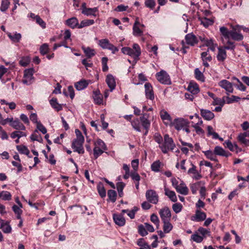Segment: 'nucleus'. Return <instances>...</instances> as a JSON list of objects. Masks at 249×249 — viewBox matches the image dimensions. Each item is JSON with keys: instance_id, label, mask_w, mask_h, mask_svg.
Here are the masks:
<instances>
[{"instance_id": "obj_1", "label": "nucleus", "mask_w": 249, "mask_h": 249, "mask_svg": "<svg viewBox=\"0 0 249 249\" xmlns=\"http://www.w3.org/2000/svg\"><path fill=\"white\" fill-rule=\"evenodd\" d=\"M149 117L148 114H143L140 119H135L131 122L132 127L138 132L141 131V125H142L144 129H149L150 126V122L148 120Z\"/></svg>"}, {"instance_id": "obj_2", "label": "nucleus", "mask_w": 249, "mask_h": 249, "mask_svg": "<svg viewBox=\"0 0 249 249\" xmlns=\"http://www.w3.org/2000/svg\"><path fill=\"white\" fill-rule=\"evenodd\" d=\"M175 147L176 144L173 139L168 134L164 136L163 142L159 145V147L164 154L167 153L169 151H173Z\"/></svg>"}, {"instance_id": "obj_3", "label": "nucleus", "mask_w": 249, "mask_h": 249, "mask_svg": "<svg viewBox=\"0 0 249 249\" xmlns=\"http://www.w3.org/2000/svg\"><path fill=\"white\" fill-rule=\"evenodd\" d=\"M84 139H74L71 143V147L74 152H77L79 154H83L84 153V149L83 143Z\"/></svg>"}, {"instance_id": "obj_4", "label": "nucleus", "mask_w": 249, "mask_h": 249, "mask_svg": "<svg viewBox=\"0 0 249 249\" xmlns=\"http://www.w3.org/2000/svg\"><path fill=\"white\" fill-rule=\"evenodd\" d=\"M189 124V121L182 118H178L175 119L171 125L174 126L175 128L177 130H180L184 128V127L188 126Z\"/></svg>"}, {"instance_id": "obj_5", "label": "nucleus", "mask_w": 249, "mask_h": 249, "mask_svg": "<svg viewBox=\"0 0 249 249\" xmlns=\"http://www.w3.org/2000/svg\"><path fill=\"white\" fill-rule=\"evenodd\" d=\"M156 76L157 80L161 84L169 85L171 83L169 75L165 71L161 70L157 73Z\"/></svg>"}, {"instance_id": "obj_6", "label": "nucleus", "mask_w": 249, "mask_h": 249, "mask_svg": "<svg viewBox=\"0 0 249 249\" xmlns=\"http://www.w3.org/2000/svg\"><path fill=\"white\" fill-rule=\"evenodd\" d=\"M34 70L33 68L26 69L24 72V76L22 79L23 84L29 85L32 83L33 81V74Z\"/></svg>"}, {"instance_id": "obj_7", "label": "nucleus", "mask_w": 249, "mask_h": 249, "mask_svg": "<svg viewBox=\"0 0 249 249\" xmlns=\"http://www.w3.org/2000/svg\"><path fill=\"white\" fill-rule=\"evenodd\" d=\"M145 196L150 203L156 204L159 201V196L156 191L153 190H147L145 194Z\"/></svg>"}, {"instance_id": "obj_8", "label": "nucleus", "mask_w": 249, "mask_h": 249, "mask_svg": "<svg viewBox=\"0 0 249 249\" xmlns=\"http://www.w3.org/2000/svg\"><path fill=\"white\" fill-rule=\"evenodd\" d=\"M159 214L162 222L170 221L171 213L168 207H165L161 209L159 212Z\"/></svg>"}, {"instance_id": "obj_9", "label": "nucleus", "mask_w": 249, "mask_h": 249, "mask_svg": "<svg viewBox=\"0 0 249 249\" xmlns=\"http://www.w3.org/2000/svg\"><path fill=\"white\" fill-rule=\"evenodd\" d=\"M122 52L125 54L128 55L134 58L135 64L139 59V56L136 55L134 51L129 47H123L121 49Z\"/></svg>"}, {"instance_id": "obj_10", "label": "nucleus", "mask_w": 249, "mask_h": 249, "mask_svg": "<svg viewBox=\"0 0 249 249\" xmlns=\"http://www.w3.org/2000/svg\"><path fill=\"white\" fill-rule=\"evenodd\" d=\"M144 88L146 98L151 100H153L154 95L151 84L149 83H146L144 85Z\"/></svg>"}, {"instance_id": "obj_11", "label": "nucleus", "mask_w": 249, "mask_h": 249, "mask_svg": "<svg viewBox=\"0 0 249 249\" xmlns=\"http://www.w3.org/2000/svg\"><path fill=\"white\" fill-rule=\"evenodd\" d=\"M206 157L211 160H216L218 155V146H216L214 148V151L207 150L203 151Z\"/></svg>"}, {"instance_id": "obj_12", "label": "nucleus", "mask_w": 249, "mask_h": 249, "mask_svg": "<svg viewBox=\"0 0 249 249\" xmlns=\"http://www.w3.org/2000/svg\"><path fill=\"white\" fill-rule=\"evenodd\" d=\"M186 42L188 45L194 46L198 42L196 36L193 33L188 34L185 36Z\"/></svg>"}, {"instance_id": "obj_13", "label": "nucleus", "mask_w": 249, "mask_h": 249, "mask_svg": "<svg viewBox=\"0 0 249 249\" xmlns=\"http://www.w3.org/2000/svg\"><path fill=\"white\" fill-rule=\"evenodd\" d=\"M219 85L224 89L227 92L232 93L233 90L232 84L226 80H222L219 83Z\"/></svg>"}, {"instance_id": "obj_14", "label": "nucleus", "mask_w": 249, "mask_h": 249, "mask_svg": "<svg viewBox=\"0 0 249 249\" xmlns=\"http://www.w3.org/2000/svg\"><path fill=\"white\" fill-rule=\"evenodd\" d=\"M0 220V227L2 231L5 233H10L12 231V228L10 225L9 222L4 221L2 219Z\"/></svg>"}, {"instance_id": "obj_15", "label": "nucleus", "mask_w": 249, "mask_h": 249, "mask_svg": "<svg viewBox=\"0 0 249 249\" xmlns=\"http://www.w3.org/2000/svg\"><path fill=\"white\" fill-rule=\"evenodd\" d=\"M106 82L109 88L110 91H112L116 87V82L114 76L111 74H108L107 76Z\"/></svg>"}, {"instance_id": "obj_16", "label": "nucleus", "mask_w": 249, "mask_h": 249, "mask_svg": "<svg viewBox=\"0 0 249 249\" xmlns=\"http://www.w3.org/2000/svg\"><path fill=\"white\" fill-rule=\"evenodd\" d=\"M138 24H140V22L137 19L133 26V34L136 36H141L143 35V31Z\"/></svg>"}, {"instance_id": "obj_17", "label": "nucleus", "mask_w": 249, "mask_h": 249, "mask_svg": "<svg viewBox=\"0 0 249 249\" xmlns=\"http://www.w3.org/2000/svg\"><path fill=\"white\" fill-rule=\"evenodd\" d=\"M113 218L116 224L119 226H123L125 225V220L121 214H114Z\"/></svg>"}, {"instance_id": "obj_18", "label": "nucleus", "mask_w": 249, "mask_h": 249, "mask_svg": "<svg viewBox=\"0 0 249 249\" xmlns=\"http://www.w3.org/2000/svg\"><path fill=\"white\" fill-rule=\"evenodd\" d=\"M98 12L97 7L85 8L82 11V13L87 16H93L96 17V13Z\"/></svg>"}, {"instance_id": "obj_19", "label": "nucleus", "mask_w": 249, "mask_h": 249, "mask_svg": "<svg viewBox=\"0 0 249 249\" xmlns=\"http://www.w3.org/2000/svg\"><path fill=\"white\" fill-rule=\"evenodd\" d=\"M66 24L72 29H74L76 27L78 28V25H79L78 20L75 17H72L68 19L66 21Z\"/></svg>"}, {"instance_id": "obj_20", "label": "nucleus", "mask_w": 249, "mask_h": 249, "mask_svg": "<svg viewBox=\"0 0 249 249\" xmlns=\"http://www.w3.org/2000/svg\"><path fill=\"white\" fill-rule=\"evenodd\" d=\"M200 113L202 117L207 120H211L214 116V114L212 111L207 109H200Z\"/></svg>"}, {"instance_id": "obj_21", "label": "nucleus", "mask_w": 249, "mask_h": 249, "mask_svg": "<svg viewBox=\"0 0 249 249\" xmlns=\"http://www.w3.org/2000/svg\"><path fill=\"white\" fill-rule=\"evenodd\" d=\"M176 190L178 193L183 195H187L189 192V189L183 182L181 183L177 187Z\"/></svg>"}, {"instance_id": "obj_22", "label": "nucleus", "mask_w": 249, "mask_h": 249, "mask_svg": "<svg viewBox=\"0 0 249 249\" xmlns=\"http://www.w3.org/2000/svg\"><path fill=\"white\" fill-rule=\"evenodd\" d=\"M206 218V214L205 213L199 210H197L196 212L195 216L192 220L197 222L202 221Z\"/></svg>"}, {"instance_id": "obj_23", "label": "nucleus", "mask_w": 249, "mask_h": 249, "mask_svg": "<svg viewBox=\"0 0 249 249\" xmlns=\"http://www.w3.org/2000/svg\"><path fill=\"white\" fill-rule=\"evenodd\" d=\"M10 125L14 128L17 130H25V126L17 118L14 120L13 122L10 124Z\"/></svg>"}, {"instance_id": "obj_24", "label": "nucleus", "mask_w": 249, "mask_h": 249, "mask_svg": "<svg viewBox=\"0 0 249 249\" xmlns=\"http://www.w3.org/2000/svg\"><path fill=\"white\" fill-rule=\"evenodd\" d=\"M230 37L235 41H241L243 39V35L234 29L231 30Z\"/></svg>"}, {"instance_id": "obj_25", "label": "nucleus", "mask_w": 249, "mask_h": 249, "mask_svg": "<svg viewBox=\"0 0 249 249\" xmlns=\"http://www.w3.org/2000/svg\"><path fill=\"white\" fill-rule=\"evenodd\" d=\"M164 192L165 195L167 196L172 201L174 202L177 201V197L175 192L169 190L166 187L164 188Z\"/></svg>"}, {"instance_id": "obj_26", "label": "nucleus", "mask_w": 249, "mask_h": 249, "mask_svg": "<svg viewBox=\"0 0 249 249\" xmlns=\"http://www.w3.org/2000/svg\"><path fill=\"white\" fill-rule=\"evenodd\" d=\"M160 116L161 119L163 121H167V123L164 122L165 124H167L169 123L171 124L172 118L169 114L165 110H162L160 112Z\"/></svg>"}, {"instance_id": "obj_27", "label": "nucleus", "mask_w": 249, "mask_h": 249, "mask_svg": "<svg viewBox=\"0 0 249 249\" xmlns=\"http://www.w3.org/2000/svg\"><path fill=\"white\" fill-rule=\"evenodd\" d=\"M187 89L193 94H196L199 91L198 85L195 82H190Z\"/></svg>"}, {"instance_id": "obj_28", "label": "nucleus", "mask_w": 249, "mask_h": 249, "mask_svg": "<svg viewBox=\"0 0 249 249\" xmlns=\"http://www.w3.org/2000/svg\"><path fill=\"white\" fill-rule=\"evenodd\" d=\"M222 42L223 46L222 47L225 50H233L235 48L234 42L231 41L229 39H227L226 41L224 38H222Z\"/></svg>"}, {"instance_id": "obj_29", "label": "nucleus", "mask_w": 249, "mask_h": 249, "mask_svg": "<svg viewBox=\"0 0 249 249\" xmlns=\"http://www.w3.org/2000/svg\"><path fill=\"white\" fill-rule=\"evenodd\" d=\"M199 39L201 41H204L206 42V44L209 47V49L212 51H214L215 47L217 46L216 44H214L213 41L212 39L205 40V38L203 36H200L199 37Z\"/></svg>"}, {"instance_id": "obj_30", "label": "nucleus", "mask_w": 249, "mask_h": 249, "mask_svg": "<svg viewBox=\"0 0 249 249\" xmlns=\"http://www.w3.org/2000/svg\"><path fill=\"white\" fill-rule=\"evenodd\" d=\"M7 35L11 41L15 43L19 42L21 38V34L17 32H15L14 34L11 33H8Z\"/></svg>"}, {"instance_id": "obj_31", "label": "nucleus", "mask_w": 249, "mask_h": 249, "mask_svg": "<svg viewBox=\"0 0 249 249\" xmlns=\"http://www.w3.org/2000/svg\"><path fill=\"white\" fill-rule=\"evenodd\" d=\"M88 85L89 82L87 81L83 80L75 83L74 86L77 90H81L85 89Z\"/></svg>"}, {"instance_id": "obj_32", "label": "nucleus", "mask_w": 249, "mask_h": 249, "mask_svg": "<svg viewBox=\"0 0 249 249\" xmlns=\"http://www.w3.org/2000/svg\"><path fill=\"white\" fill-rule=\"evenodd\" d=\"M220 31L222 36L221 38H223L224 40L230 39L231 31H229L227 28L223 26L220 28Z\"/></svg>"}, {"instance_id": "obj_33", "label": "nucleus", "mask_w": 249, "mask_h": 249, "mask_svg": "<svg viewBox=\"0 0 249 249\" xmlns=\"http://www.w3.org/2000/svg\"><path fill=\"white\" fill-rule=\"evenodd\" d=\"M82 49L84 51V53H85V55L88 58H90L93 57L95 54V50L89 47H82Z\"/></svg>"}, {"instance_id": "obj_34", "label": "nucleus", "mask_w": 249, "mask_h": 249, "mask_svg": "<svg viewBox=\"0 0 249 249\" xmlns=\"http://www.w3.org/2000/svg\"><path fill=\"white\" fill-rule=\"evenodd\" d=\"M50 103L52 107L54 108L56 111H58L62 109V106L58 103L56 98H52L50 101Z\"/></svg>"}, {"instance_id": "obj_35", "label": "nucleus", "mask_w": 249, "mask_h": 249, "mask_svg": "<svg viewBox=\"0 0 249 249\" xmlns=\"http://www.w3.org/2000/svg\"><path fill=\"white\" fill-rule=\"evenodd\" d=\"M98 192L102 198H104L106 196V191L104 186L103 183L99 182L97 186Z\"/></svg>"}, {"instance_id": "obj_36", "label": "nucleus", "mask_w": 249, "mask_h": 249, "mask_svg": "<svg viewBox=\"0 0 249 249\" xmlns=\"http://www.w3.org/2000/svg\"><path fill=\"white\" fill-rule=\"evenodd\" d=\"M163 230L165 233H169L173 229V226L170 221H163Z\"/></svg>"}, {"instance_id": "obj_37", "label": "nucleus", "mask_w": 249, "mask_h": 249, "mask_svg": "<svg viewBox=\"0 0 249 249\" xmlns=\"http://www.w3.org/2000/svg\"><path fill=\"white\" fill-rule=\"evenodd\" d=\"M107 196L108 199L107 200V201H110L114 203L116 200L117 193L115 191L113 190H109L107 191Z\"/></svg>"}, {"instance_id": "obj_38", "label": "nucleus", "mask_w": 249, "mask_h": 249, "mask_svg": "<svg viewBox=\"0 0 249 249\" xmlns=\"http://www.w3.org/2000/svg\"><path fill=\"white\" fill-rule=\"evenodd\" d=\"M94 21L93 19H84L81 21L78 28L81 29L85 27L89 26L93 24Z\"/></svg>"}, {"instance_id": "obj_39", "label": "nucleus", "mask_w": 249, "mask_h": 249, "mask_svg": "<svg viewBox=\"0 0 249 249\" xmlns=\"http://www.w3.org/2000/svg\"><path fill=\"white\" fill-rule=\"evenodd\" d=\"M17 150L22 154H25L27 156H28L29 157L31 158V156H29V154H30V151L27 148V147L26 146L23 145H19L17 146Z\"/></svg>"}, {"instance_id": "obj_40", "label": "nucleus", "mask_w": 249, "mask_h": 249, "mask_svg": "<svg viewBox=\"0 0 249 249\" xmlns=\"http://www.w3.org/2000/svg\"><path fill=\"white\" fill-rule=\"evenodd\" d=\"M11 197V194L8 191H2L0 192V200H10Z\"/></svg>"}, {"instance_id": "obj_41", "label": "nucleus", "mask_w": 249, "mask_h": 249, "mask_svg": "<svg viewBox=\"0 0 249 249\" xmlns=\"http://www.w3.org/2000/svg\"><path fill=\"white\" fill-rule=\"evenodd\" d=\"M195 78L199 81L204 82L205 81L204 76L203 73L199 70L198 68H196L195 70Z\"/></svg>"}, {"instance_id": "obj_42", "label": "nucleus", "mask_w": 249, "mask_h": 249, "mask_svg": "<svg viewBox=\"0 0 249 249\" xmlns=\"http://www.w3.org/2000/svg\"><path fill=\"white\" fill-rule=\"evenodd\" d=\"M137 245L140 247V249H150V246L143 238L139 239L137 241Z\"/></svg>"}, {"instance_id": "obj_43", "label": "nucleus", "mask_w": 249, "mask_h": 249, "mask_svg": "<svg viewBox=\"0 0 249 249\" xmlns=\"http://www.w3.org/2000/svg\"><path fill=\"white\" fill-rule=\"evenodd\" d=\"M162 165L161 162L160 160H156L154 161L151 165V170L155 172L160 171V169L161 165Z\"/></svg>"}, {"instance_id": "obj_44", "label": "nucleus", "mask_w": 249, "mask_h": 249, "mask_svg": "<svg viewBox=\"0 0 249 249\" xmlns=\"http://www.w3.org/2000/svg\"><path fill=\"white\" fill-rule=\"evenodd\" d=\"M105 150L102 148L95 146L93 148V155L95 159H97L99 156L101 155Z\"/></svg>"}, {"instance_id": "obj_45", "label": "nucleus", "mask_w": 249, "mask_h": 249, "mask_svg": "<svg viewBox=\"0 0 249 249\" xmlns=\"http://www.w3.org/2000/svg\"><path fill=\"white\" fill-rule=\"evenodd\" d=\"M245 134H239L238 137V141L245 146H249V140L246 138Z\"/></svg>"}, {"instance_id": "obj_46", "label": "nucleus", "mask_w": 249, "mask_h": 249, "mask_svg": "<svg viewBox=\"0 0 249 249\" xmlns=\"http://www.w3.org/2000/svg\"><path fill=\"white\" fill-rule=\"evenodd\" d=\"M227 57L226 52L222 47H219V61H224Z\"/></svg>"}, {"instance_id": "obj_47", "label": "nucleus", "mask_w": 249, "mask_h": 249, "mask_svg": "<svg viewBox=\"0 0 249 249\" xmlns=\"http://www.w3.org/2000/svg\"><path fill=\"white\" fill-rule=\"evenodd\" d=\"M26 136V135L24 132L20 131H15L11 134V137L13 139H15L17 137L19 139L22 137H25Z\"/></svg>"}, {"instance_id": "obj_48", "label": "nucleus", "mask_w": 249, "mask_h": 249, "mask_svg": "<svg viewBox=\"0 0 249 249\" xmlns=\"http://www.w3.org/2000/svg\"><path fill=\"white\" fill-rule=\"evenodd\" d=\"M208 135L209 136H212V138L214 139H218V134L214 132L213 128L211 126H207Z\"/></svg>"}, {"instance_id": "obj_49", "label": "nucleus", "mask_w": 249, "mask_h": 249, "mask_svg": "<svg viewBox=\"0 0 249 249\" xmlns=\"http://www.w3.org/2000/svg\"><path fill=\"white\" fill-rule=\"evenodd\" d=\"M110 43L107 39H103L99 41V45L104 49H107Z\"/></svg>"}, {"instance_id": "obj_50", "label": "nucleus", "mask_w": 249, "mask_h": 249, "mask_svg": "<svg viewBox=\"0 0 249 249\" xmlns=\"http://www.w3.org/2000/svg\"><path fill=\"white\" fill-rule=\"evenodd\" d=\"M10 1L9 0H2L0 10L2 12H5L9 7Z\"/></svg>"}, {"instance_id": "obj_51", "label": "nucleus", "mask_w": 249, "mask_h": 249, "mask_svg": "<svg viewBox=\"0 0 249 249\" xmlns=\"http://www.w3.org/2000/svg\"><path fill=\"white\" fill-rule=\"evenodd\" d=\"M200 185L201 182H197L190 185V189L193 194H195L196 193L198 188L200 187Z\"/></svg>"}, {"instance_id": "obj_52", "label": "nucleus", "mask_w": 249, "mask_h": 249, "mask_svg": "<svg viewBox=\"0 0 249 249\" xmlns=\"http://www.w3.org/2000/svg\"><path fill=\"white\" fill-rule=\"evenodd\" d=\"M150 220L156 225L157 228L159 229L160 227V220L158 216L155 214H152L151 215Z\"/></svg>"}, {"instance_id": "obj_53", "label": "nucleus", "mask_w": 249, "mask_h": 249, "mask_svg": "<svg viewBox=\"0 0 249 249\" xmlns=\"http://www.w3.org/2000/svg\"><path fill=\"white\" fill-rule=\"evenodd\" d=\"M233 79L237 82V84L234 85L235 87L241 91H245L246 90V87L243 84L238 78L234 77Z\"/></svg>"}, {"instance_id": "obj_54", "label": "nucleus", "mask_w": 249, "mask_h": 249, "mask_svg": "<svg viewBox=\"0 0 249 249\" xmlns=\"http://www.w3.org/2000/svg\"><path fill=\"white\" fill-rule=\"evenodd\" d=\"M94 146L100 148H102L104 150H107V146L104 142L101 139H98L94 142Z\"/></svg>"}, {"instance_id": "obj_55", "label": "nucleus", "mask_w": 249, "mask_h": 249, "mask_svg": "<svg viewBox=\"0 0 249 249\" xmlns=\"http://www.w3.org/2000/svg\"><path fill=\"white\" fill-rule=\"evenodd\" d=\"M225 146L228 147L231 151H234V148H238L236 144H232L230 142H226L224 143Z\"/></svg>"}, {"instance_id": "obj_56", "label": "nucleus", "mask_w": 249, "mask_h": 249, "mask_svg": "<svg viewBox=\"0 0 249 249\" xmlns=\"http://www.w3.org/2000/svg\"><path fill=\"white\" fill-rule=\"evenodd\" d=\"M172 209L176 213H178L181 212L182 209V205L179 203H176L173 205Z\"/></svg>"}, {"instance_id": "obj_57", "label": "nucleus", "mask_w": 249, "mask_h": 249, "mask_svg": "<svg viewBox=\"0 0 249 249\" xmlns=\"http://www.w3.org/2000/svg\"><path fill=\"white\" fill-rule=\"evenodd\" d=\"M138 232L139 234L142 236H144L148 234L146 229L142 225H141L138 227Z\"/></svg>"}, {"instance_id": "obj_58", "label": "nucleus", "mask_w": 249, "mask_h": 249, "mask_svg": "<svg viewBox=\"0 0 249 249\" xmlns=\"http://www.w3.org/2000/svg\"><path fill=\"white\" fill-rule=\"evenodd\" d=\"M146 7L153 9L156 5L155 0H145L144 2Z\"/></svg>"}, {"instance_id": "obj_59", "label": "nucleus", "mask_w": 249, "mask_h": 249, "mask_svg": "<svg viewBox=\"0 0 249 249\" xmlns=\"http://www.w3.org/2000/svg\"><path fill=\"white\" fill-rule=\"evenodd\" d=\"M37 132V130H36L35 132L31 135L30 138L33 141H36L40 142L42 140V138L40 135H38L36 133Z\"/></svg>"}, {"instance_id": "obj_60", "label": "nucleus", "mask_w": 249, "mask_h": 249, "mask_svg": "<svg viewBox=\"0 0 249 249\" xmlns=\"http://www.w3.org/2000/svg\"><path fill=\"white\" fill-rule=\"evenodd\" d=\"M48 51L49 47L47 44H44L40 48V52L43 55L46 54L48 52Z\"/></svg>"}, {"instance_id": "obj_61", "label": "nucleus", "mask_w": 249, "mask_h": 249, "mask_svg": "<svg viewBox=\"0 0 249 249\" xmlns=\"http://www.w3.org/2000/svg\"><path fill=\"white\" fill-rule=\"evenodd\" d=\"M191 238L197 243H200L203 240V237L197 234H194L191 236Z\"/></svg>"}, {"instance_id": "obj_62", "label": "nucleus", "mask_w": 249, "mask_h": 249, "mask_svg": "<svg viewBox=\"0 0 249 249\" xmlns=\"http://www.w3.org/2000/svg\"><path fill=\"white\" fill-rule=\"evenodd\" d=\"M201 55L202 60L211 61L212 60V57L208 55V52H202Z\"/></svg>"}, {"instance_id": "obj_63", "label": "nucleus", "mask_w": 249, "mask_h": 249, "mask_svg": "<svg viewBox=\"0 0 249 249\" xmlns=\"http://www.w3.org/2000/svg\"><path fill=\"white\" fill-rule=\"evenodd\" d=\"M130 177H131L132 179L136 182L140 181L141 179L140 175L136 172H131Z\"/></svg>"}, {"instance_id": "obj_64", "label": "nucleus", "mask_w": 249, "mask_h": 249, "mask_svg": "<svg viewBox=\"0 0 249 249\" xmlns=\"http://www.w3.org/2000/svg\"><path fill=\"white\" fill-rule=\"evenodd\" d=\"M36 127L37 129L41 131L43 134H46L47 129L40 122L37 123Z\"/></svg>"}]
</instances>
